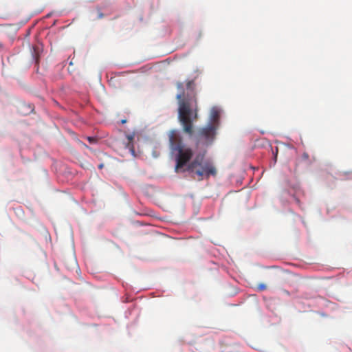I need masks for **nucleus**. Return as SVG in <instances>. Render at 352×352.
<instances>
[{"label": "nucleus", "instance_id": "8", "mask_svg": "<svg viewBox=\"0 0 352 352\" xmlns=\"http://www.w3.org/2000/svg\"><path fill=\"white\" fill-rule=\"evenodd\" d=\"M104 17V14L101 12H98V19H102Z\"/></svg>", "mask_w": 352, "mask_h": 352}, {"label": "nucleus", "instance_id": "6", "mask_svg": "<svg viewBox=\"0 0 352 352\" xmlns=\"http://www.w3.org/2000/svg\"><path fill=\"white\" fill-rule=\"evenodd\" d=\"M267 287L265 284H259L258 285V289L260 290V291H263L265 289H266Z\"/></svg>", "mask_w": 352, "mask_h": 352}, {"label": "nucleus", "instance_id": "5", "mask_svg": "<svg viewBox=\"0 0 352 352\" xmlns=\"http://www.w3.org/2000/svg\"><path fill=\"white\" fill-rule=\"evenodd\" d=\"M126 138L128 140V143L126 145V148H127L132 155H135V148L133 145V139L134 135L129 134L126 135Z\"/></svg>", "mask_w": 352, "mask_h": 352}, {"label": "nucleus", "instance_id": "4", "mask_svg": "<svg viewBox=\"0 0 352 352\" xmlns=\"http://www.w3.org/2000/svg\"><path fill=\"white\" fill-rule=\"evenodd\" d=\"M219 118L220 113L219 109L217 107H212L210 111V122L208 124H214L217 126V128H218L219 124Z\"/></svg>", "mask_w": 352, "mask_h": 352}, {"label": "nucleus", "instance_id": "7", "mask_svg": "<svg viewBox=\"0 0 352 352\" xmlns=\"http://www.w3.org/2000/svg\"><path fill=\"white\" fill-rule=\"evenodd\" d=\"M87 140L91 144H94L96 142V139L92 137H87Z\"/></svg>", "mask_w": 352, "mask_h": 352}, {"label": "nucleus", "instance_id": "9", "mask_svg": "<svg viewBox=\"0 0 352 352\" xmlns=\"http://www.w3.org/2000/svg\"><path fill=\"white\" fill-rule=\"evenodd\" d=\"M103 166H104V164H100L98 165V168H99V169H102V168H103Z\"/></svg>", "mask_w": 352, "mask_h": 352}, {"label": "nucleus", "instance_id": "2", "mask_svg": "<svg viewBox=\"0 0 352 352\" xmlns=\"http://www.w3.org/2000/svg\"><path fill=\"white\" fill-rule=\"evenodd\" d=\"M176 87L179 93L176 98L178 100V119L182 126L184 133L192 137L194 134V122L198 119V104L195 83L193 80L186 83V91L184 84L177 82Z\"/></svg>", "mask_w": 352, "mask_h": 352}, {"label": "nucleus", "instance_id": "1", "mask_svg": "<svg viewBox=\"0 0 352 352\" xmlns=\"http://www.w3.org/2000/svg\"><path fill=\"white\" fill-rule=\"evenodd\" d=\"M169 146L171 153L176 161L175 172H190L192 175L197 176L198 180H201L204 177H208L215 175L217 173L215 167L208 161H204L206 151L198 153L193 160L187 166L193 156L192 149L186 145L177 130L173 129L168 132Z\"/></svg>", "mask_w": 352, "mask_h": 352}, {"label": "nucleus", "instance_id": "3", "mask_svg": "<svg viewBox=\"0 0 352 352\" xmlns=\"http://www.w3.org/2000/svg\"><path fill=\"white\" fill-rule=\"evenodd\" d=\"M217 129V126L208 124L199 128L195 135L196 148L206 147L211 144L215 138Z\"/></svg>", "mask_w": 352, "mask_h": 352}]
</instances>
